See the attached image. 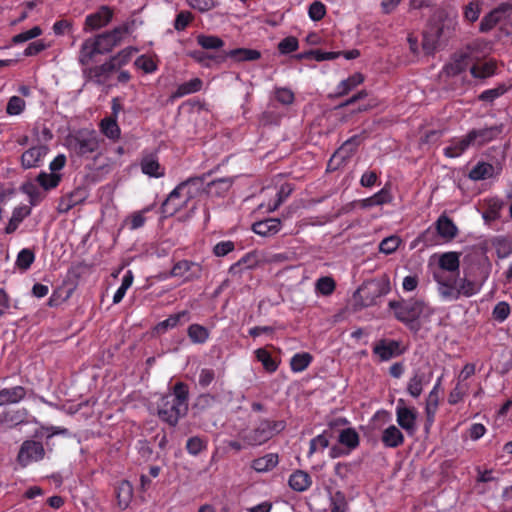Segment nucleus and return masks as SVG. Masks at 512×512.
I'll return each instance as SVG.
<instances>
[{"mask_svg": "<svg viewBox=\"0 0 512 512\" xmlns=\"http://www.w3.org/2000/svg\"><path fill=\"white\" fill-rule=\"evenodd\" d=\"M512 15V4L505 2L485 15L480 22V31L488 32L492 30L499 22Z\"/></svg>", "mask_w": 512, "mask_h": 512, "instance_id": "obj_10", "label": "nucleus"}, {"mask_svg": "<svg viewBox=\"0 0 512 512\" xmlns=\"http://www.w3.org/2000/svg\"><path fill=\"white\" fill-rule=\"evenodd\" d=\"M26 396V389L22 386L4 388L0 390V406L15 404Z\"/></svg>", "mask_w": 512, "mask_h": 512, "instance_id": "obj_29", "label": "nucleus"}, {"mask_svg": "<svg viewBox=\"0 0 512 512\" xmlns=\"http://www.w3.org/2000/svg\"><path fill=\"white\" fill-rule=\"evenodd\" d=\"M480 291V286L467 278L458 279L455 290L446 289V296L450 297V301L458 300L461 296L471 297Z\"/></svg>", "mask_w": 512, "mask_h": 512, "instance_id": "obj_17", "label": "nucleus"}, {"mask_svg": "<svg viewBox=\"0 0 512 512\" xmlns=\"http://www.w3.org/2000/svg\"><path fill=\"white\" fill-rule=\"evenodd\" d=\"M115 71H117L115 65L108 60L101 65L85 68L83 73L87 81H91L96 85H104Z\"/></svg>", "mask_w": 512, "mask_h": 512, "instance_id": "obj_11", "label": "nucleus"}, {"mask_svg": "<svg viewBox=\"0 0 512 512\" xmlns=\"http://www.w3.org/2000/svg\"><path fill=\"white\" fill-rule=\"evenodd\" d=\"M433 378V371L430 367H419L413 370L412 376L407 382L406 391L413 398H419L425 386Z\"/></svg>", "mask_w": 512, "mask_h": 512, "instance_id": "obj_6", "label": "nucleus"}, {"mask_svg": "<svg viewBox=\"0 0 512 512\" xmlns=\"http://www.w3.org/2000/svg\"><path fill=\"white\" fill-rule=\"evenodd\" d=\"M198 45L205 50H216L224 46V41L215 35L200 34L196 38Z\"/></svg>", "mask_w": 512, "mask_h": 512, "instance_id": "obj_44", "label": "nucleus"}, {"mask_svg": "<svg viewBox=\"0 0 512 512\" xmlns=\"http://www.w3.org/2000/svg\"><path fill=\"white\" fill-rule=\"evenodd\" d=\"M436 230L438 234L446 239V240H452L457 236L458 228L445 214H442L439 216V218L436 221Z\"/></svg>", "mask_w": 512, "mask_h": 512, "instance_id": "obj_28", "label": "nucleus"}, {"mask_svg": "<svg viewBox=\"0 0 512 512\" xmlns=\"http://www.w3.org/2000/svg\"><path fill=\"white\" fill-rule=\"evenodd\" d=\"M360 143L361 139L357 135L346 140L332 155L328 167L335 170L344 165L357 151Z\"/></svg>", "mask_w": 512, "mask_h": 512, "instance_id": "obj_7", "label": "nucleus"}, {"mask_svg": "<svg viewBox=\"0 0 512 512\" xmlns=\"http://www.w3.org/2000/svg\"><path fill=\"white\" fill-rule=\"evenodd\" d=\"M190 320L189 312L184 310L176 314L170 315L167 319L159 322L155 326V331L158 334L165 333L168 329L175 328L182 322H188Z\"/></svg>", "mask_w": 512, "mask_h": 512, "instance_id": "obj_27", "label": "nucleus"}, {"mask_svg": "<svg viewBox=\"0 0 512 512\" xmlns=\"http://www.w3.org/2000/svg\"><path fill=\"white\" fill-rule=\"evenodd\" d=\"M331 512H346L348 503L342 491H336L330 498Z\"/></svg>", "mask_w": 512, "mask_h": 512, "instance_id": "obj_55", "label": "nucleus"}, {"mask_svg": "<svg viewBox=\"0 0 512 512\" xmlns=\"http://www.w3.org/2000/svg\"><path fill=\"white\" fill-rule=\"evenodd\" d=\"M364 76L361 73H354L349 76L347 79L342 80L337 86V97H342L347 95L351 90L355 87L363 83Z\"/></svg>", "mask_w": 512, "mask_h": 512, "instance_id": "obj_40", "label": "nucleus"}, {"mask_svg": "<svg viewBox=\"0 0 512 512\" xmlns=\"http://www.w3.org/2000/svg\"><path fill=\"white\" fill-rule=\"evenodd\" d=\"M31 214V208L27 205L15 207L12 212V216L5 228L6 234L14 233L19 224Z\"/></svg>", "mask_w": 512, "mask_h": 512, "instance_id": "obj_32", "label": "nucleus"}, {"mask_svg": "<svg viewBox=\"0 0 512 512\" xmlns=\"http://www.w3.org/2000/svg\"><path fill=\"white\" fill-rule=\"evenodd\" d=\"M206 448L207 441L199 436L190 437L186 442V450L193 456H197Z\"/></svg>", "mask_w": 512, "mask_h": 512, "instance_id": "obj_50", "label": "nucleus"}, {"mask_svg": "<svg viewBox=\"0 0 512 512\" xmlns=\"http://www.w3.org/2000/svg\"><path fill=\"white\" fill-rule=\"evenodd\" d=\"M222 56L225 57V59L230 58L235 62H243L258 60L261 57V53L256 49L237 48L225 52Z\"/></svg>", "mask_w": 512, "mask_h": 512, "instance_id": "obj_30", "label": "nucleus"}, {"mask_svg": "<svg viewBox=\"0 0 512 512\" xmlns=\"http://www.w3.org/2000/svg\"><path fill=\"white\" fill-rule=\"evenodd\" d=\"M187 334L194 344H203L209 338V330L200 324H191L187 329Z\"/></svg>", "mask_w": 512, "mask_h": 512, "instance_id": "obj_43", "label": "nucleus"}, {"mask_svg": "<svg viewBox=\"0 0 512 512\" xmlns=\"http://www.w3.org/2000/svg\"><path fill=\"white\" fill-rule=\"evenodd\" d=\"M312 359L313 357L307 352L295 354L290 361L291 370L293 372L304 371L309 366Z\"/></svg>", "mask_w": 512, "mask_h": 512, "instance_id": "obj_47", "label": "nucleus"}, {"mask_svg": "<svg viewBox=\"0 0 512 512\" xmlns=\"http://www.w3.org/2000/svg\"><path fill=\"white\" fill-rule=\"evenodd\" d=\"M255 356L259 362L262 363L264 369L273 373L278 368V363L272 358L271 354L265 348H258L255 350Z\"/></svg>", "mask_w": 512, "mask_h": 512, "instance_id": "obj_45", "label": "nucleus"}, {"mask_svg": "<svg viewBox=\"0 0 512 512\" xmlns=\"http://www.w3.org/2000/svg\"><path fill=\"white\" fill-rule=\"evenodd\" d=\"M188 386L183 382H177L173 392L160 398L157 404L158 417L170 426H176L180 418L188 412Z\"/></svg>", "mask_w": 512, "mask_h": 512, "instance_id": "obj_1", "label": "nucleus"}, {"mask_svg": "<svg viewBox=\"0 0 512 512\" xmlns=\"http://www.w3.org/2000/svg\"><path fill=\"white\" fill-rule=\"evenodd\" d=\"M389 308L394 311L395 318L404 323L410 330L417 332L420 329L418 319L423 313L425 303L419 299L390 301Z\"/></svg>", "mask_w": 512, "mask_h": 512, "instance_id": "obj_3", "label": "nucleus"}, {"mask_svg": "<svg viewBox=\"0 0 512 512\" xmlns=\"http://www.w3.org/2000/svg\"><path fill=\"white\" fill-rule=\"evenodd\" d=\"M440 36V29L434 32H425L423 35L422 47L427 54H431L436 49L438 39Z\"/></svg>", "mask_w": 512, "mask_h": 512, "instance_id": "obj_54", "label": "nucleus"}, {"mask_svg": "<svg viewBox=\"0 0 512 512\" xmlns=\"http://www.w3.org/2000/svg\"><path fill=\"white\" fill-rule=\"evenodd\" d=\"M187 56L195 60L197 63L201 64L204 67H210V62L214 61L217 64H221L225 61V57L216 56L205 52L203 50H193L188 51Z\"/></svg>", "mask_w": 512, "mask_h": 512, "instance_id": "obj_41", "label": "nucleus"}, {"mask_svg": "<svg viewBox=\"0 0 512 512\" xmlns=\"http://www.w3.org/2000/svg\"><path fill=\"white\" fill-rule=\"evenodd\" d=\"M102 133L110 139H117L120 136V128L113 118H105L101 121Z\"/></svg>", "mask_w": 512, "mask_h": 512, "instance_id": "obj_49", "label": "nucleus"}, {"mask_svg": "<svg viewBox=\"0 0 512 512\" xmlns=\"http://www.w3.org/2000/svg\"><path fill=\"white\" fill-rule=\"evenodd\" d=\"M97 42L101 54L109 53L113 50L114 47L118 46L117 41L114 40L113 36H111L108 32H104L93 37Z\"/></svg>", "mask_w": 512, "mask_h": 512, "instance_id": "obj_48", "label": "nucleus"}, {"mask_svg": "<svg viewBox=\"0 0 512 512\" xmlns=\"http://www.w3.org/2000/svg\"><path fill=\"white\" fill-rule=\"evenodd\" d=\"M401 243V239L398 236H389L384 238L379 244V251L389 255L397 250Z\"/></svg>", "mask_w": 512, "mask_h": 512, "instance_id": "obj_57", "label": "nucleus"}, {"mask_svg": "<svg viewBox=\"0 0 512 512\" xmlns=\"http://www.w3.org/2000/svg\"><path fill=\"white\" fill-rule=\"evenodd\" d=\"M278 454L269 453L252 461V468L257 472H268L277 466Z\"/></svg>", "mask_w": 512, "mask_h": 512, "instance_id": "obj_38", "label": "nucleus"}, {"mask_svg": "<svg viewBox=\"0 0 512 512\" xmlns=\"http://www.w3.org/2000/svg\"><path fill=\"white\" fill-rule=\"evenodd\" d=\"M60 180V174L46 172H41L36 178V181L44 190L56 188L59 185Z\"/></svg>", "mask_w": 512, "mask_h": 512, "instance_id": "obj_46", "label": "nucleus"}, {"mask_svg": "<svg viewBox=\"0 0 512 512\" xmlns=\"http://www.w3.org/2000/svg\"><path fill=\"white\" fill-rule=\"evenodd\" d=\"M397 423L409 435H413L416 431L417 412L415 408H408L405 406L403 399L398 400L396 407Z\"/></svg>", "mask_w": 512, "mask_h": 512, "instance_id": "obj_13", "label": "nucleus"}, {"mask_svg": "<svg viewBox=\"0 0 512 512\" xmlns=\"http://www.w3.org/2000/svg\"><path fill=\"white\" fill-rule=\"evenodd\" d=\"M434 280L438 284V293L444 300H450L449 296H446V289L455 290L457 286L458 278L454 276H446L443 272H435Z\"/></svg>", "mask_w": 512, "mask_h": 512, "instance_id": "obj_33", "label": "nucleus"}, {"mask_svg": "<svg viewBox=\"0 0 512 512\" xmlns=\"http://www.w3.org/2000/svg\"><path fill=\"white\" fill-rule=\"evenodd\" d=\"M495 167L487 162H478L469 172V178L474 181L485 180L493 177Z\"/></svg>", "mask_w": 512, "mask_h": 512, "instance_id": "obj_37", "label": "nucleus"}, {"mask_svg": "<svg viewBox=\"0 0 512 512\" xmlns=\"http://www.w3.org/2000/svg\"><path fill=\"white\" fill-rule=\"evenodd\" d=\"M66 142L69 150L80 157H86L99 149V139L95 131H77L68 136Z\"/></svg>", "mask_w": 512, "mask_h": 512, "instance_id": "obj_5", "label": "nucleus"}, {"mask_svg": "<svg viewBox=\"0 0 512 512\" xmlns=\"http://www.w3.org/2000/svg\"><path fill=\"white\" fill-rule=\"evenodd\" d=\"M504 130V125H493L481 129H472L469 131L470 138L474 146H483L498 138Z\"/></svg>", "mask_w": 512, "mask_h": 512, "instance_id": "obj_15", "label": "nucleus"}, {"mask_svg": "<svg viewBox=\"0 0 512 512\" xmlns=\"http://www.w3.org/2000/svg\"><path fill=\"white\" fill-rule=\"evenodd\" d=\"M391 290L388 276L373 279L363 283L354 293V298L359 299L363 307L376 304L377 299L385 296Z\"/></svg>", "mask_w": 512, "mask_h": 512, "instance_id": "obj_4", "label": "nucleus"}, {"mask_svg": "<svg viewBox=\"0 0 512 512\" xmlns=\"http://www.w3.org/2000/svg\"><path fill=\"white\" fill-rule=\"evenodd\" d=\"M285 427L283 420L261 419L254 428L242 431L239 437L246 446H260L282 432Z\"/></svg>", "mask_w": 512, "mask_h": 512, "instance_id": "obj_2", "label": "nucleus"}, {"mask_svg": "<svg viewBox=\"0 0 512 512\" xmlns=\"http://www.w3.org/2000/svg\"><path fill=\"white\" fill-rule=\"evenodd\" d=\"M25 101L19 96H12L6 106L8 115H19L25 109Z\"/></svg>", "mask_w": 512, "mask_h": 512, "instance_id": "obj_58", "label": "nucleus"}, {"mask_svg": "<svg viewBox=\"0 0 512 512\" xmlns=\"http://www.w3.org/2000/svg\"><path fill=\"white\" fill-rule=\"evenodd\" d=\"M23 422V415L19 411H7L0 414V424L13 427Z\"/></svg>", "mask_w": 512, "mask_h": 512, "instance_id": "obj_56", "label": "nucleus"}, {"mask_svg": "<svg viewBox=\"0 0 512 512\" xmlns=\"http://www.w3.org/2000/svg\"><path fill=\"white\" fill-rule=\"evenodd\" d=\"M118 506L126 509L133 497V488L129 481H121L115 489Z\"/></svg>", "mask_w": 512, "mask_h": 512, "instance_id": "obj_34", "label": "nucleus"}, {"mask_svg": "<svg viewBox=\"0 0 512 512\" xmlns=\"http://www.w3.org/2000/svg\"><path fill=\"white\" fill-rule=\"evenodd\" d=\"M308 14L313 21H320L326 14V7L322 2L314 1L309 6Z\"/></svg>", "mask_w": 512, "mask_h": 512, "instance_id": "obj_63", "label": "nucleus"}, {"mask_svg": "<svg viewBox=\"0 0 512 512\" xmlns=\"http://www.w3.org/2000/svg\"><path fill=\"white\" fill-rule=\"evenodd\" d=\"M495 65L493 63H485L482 66L474 65L470 72L476 78H486L494 74Z\"/></svg>", "mask_w": 512, "mask_h": 512, "instance_id": "obj_61", "label": "nucleus"}, {"mask_svg": "<svg viewBox=\"0 0 512 512\" xmlns=\"http://www.w3.org/2000/svg\"><path fill=\"white\" fill-rule=\"evenodd\" d=\"M98 54H101V50L93 37L87 38L81 45L79 52V63L82 66L89 65L94 57Z\"/></svg>", "mask_w": 512, "mask_h": 512, "instance_id": "obj_23", "label": "nucleus"}, {"mask_svg": "<svg viewBox=\"0 0 512 512\" xmlns=\"http://www.w3.org/2000/svg\"><path fill=\"white\" fill-rule=\"evenodd\" d=\"M233 185V178L223 177L209 182L205 191L213 197H224Z\"/></svg>", "mask_w": 512, "mask_h": 512, "instance_id": "obj_24", "label": "nucleus"}, {"mask_svg": "<svg viewBox=\"0 0 512 512\" xmlns=\"http://www.w3.org/2000/svg\"><path fill=\"white\" fill-rule=\"evenodd\" d=\"M35 260V254L31 249H22L16 259V265L21 270H28Z\"/></svg>", "mask_w": 512, "mask_h": 512, "instance_id": "obj_51", "label": "nucleus"}, {"mask_svg": "<svg viewBox=\"0 0 512 512\" xmlns=\"http://www.w3.org/2000/svg\"><path fill=\"white\" fill-rule=\"evenodd\" d=\"M510 314V306L507 302H499L493 309V318L499 322H503Z\"/></svg>", "mask_w": 512, "mask_h": 512, "instance_id": "obj_64", "label": "nucleus"}, {"mask_svg": "<svg viewBox=\"0 0 512 512\" xmlns=\"http://www.w3.org/2000/svg\"><path fill=\"white\" fill-rule=\"evenodd\" d=\"M336 287V283L332 277L324 276L316 281L315 288L318 293L324 296L331 295Z\"/></svg>", "mask_w": 512, "mask_h": 512, "instance_id": "obj_52", "label": "nucleus"}, {"mask_svg": "<svg viewBox=\"0 0 512 512\" xmlns=\"http://www.w3.org/2000/svg\"><path fill=\"white\" fill-rule=\"evenodd\" d=\"M45 449L41 442L26 440L22 443L17 455V461L22 467H26L31 462H37L44 458Z\"/></svg>", "mask_w": 512, "mask_h": 512, "instance_id": "obj_8", "label": "nucleus"}, {"mask_svg": "<svg viewBox=\"0 0 512 512\" xmlns=\"http://www.w3.org/2000/svg\"><path fill=\"white\" fill-rule=\"evenodd\" d=\"M338 441L340 444L346 446L349 450H354L359 446V434L354 428L343 429L339 436Z\"/></svg>", "mask_w": 512, "mask_h": 512, "instance_id": "obj_42", "label": "nucleus"}, {"mask_svg": "<svg viewBox=\"0 0 512 512\" xmlns=\"http://www.w3.org/2000/svg\"><path fill=\"white\" fill-rule=\"evenodd\" d=\"M290 488L296 492H304L312 485L311 476L303 470L294 471L288 480Z\"/></svg>", "mask_w": 512, "mask_h": 512, "instance_id": "obj_25", "label": "nucleus"}, {"mask_svg": "<svg viewBox=\"0 0 512 512\" xmlns=\"http://www.w3.org/2000/svg\"><path fill=\"white\" fill-rule=\"evenodd\" d=\"M113 14V10L109 6H101L96 12L86 16L84 30H98L107 26L111 22Z\"/></svg>", "mask_w": 512, "mask_h": 512, "instance_id": "obj_14", "label": "nucleus"}, {"mask_svg": "<svg viewBox=\"0 0 512 512\" xmlns=\"http://www.w3.org/2000/svg\"><path fill=\"white\" fill-rule=\"evenodd\" d=\"M281 229V220L279 218H268L252 225V231L263 237H271L277 234Z\"/></svg>", "mask_w": 512, "mask_h": 512, "instance_id": "obj_21", "label": "nucleus"}, {"mask_svg": "<svg viewBox=\"0 0 512 512\" xmlns=\"http://www.w3.org/2000/svg\"><path fill=\"white\" fill-rule=\"evenodd\" d=\"M183 188L181 183H179L168 195L166 200L162 203L161 210L165 215L172 216L182 208L186 207L184 204V199L180 201V198L183 197Z\"/></svg>", "mask_w": 512, "mask_h": 512, "instance_id": "obj_18", "label": "nucleus"}, {"mask_svg": "<svg viewBox=\"0 0 512 512\" xmlns=\"http://www.w3.org/2000/svg\"><path fill=\"white\" fill-rule=\"evenodd\" d=\"M468 392V384L458 381L448 396V403L456 405L461 402Z\"/></svg>", "mask_w": 512, "mask_h": 512, "instance_id": "obj_53", "label": "nucleus"}, {"mask_svg": "<svg viewBox=\"0 0 512 512\" xmlns=\"http://www.w3.org/2000/svg\"><path fill=\"white\" fill-rule=\"evenodd\" d=\"M381 441L385 447L396 448L404 443V435L395 425H390L383 431Z\"/></svg>", "mask_w": 512, "mask_h": 512, "instance_id": "obj_31", "label": "nucleus"}, {"mask_svg": "<svg viewBox=\"0 0 512 512\" xmlns=\"http://www.w3.org/2000/svg\"><path fill=\"white\" fill-rule=\"evenodd\" d=\"M469 55L467 53H461L455 55L451 62L446 64L443 68V73L448 77L456 76L468 67Z\"/></svg>", "mask_w": 512, "mask_h": 512, "instance_id": "obj_26", "label": "nucleus"}, {"mask_svg": "<svg viewBox=\"0 0 512 512\" xmlns=\"http://www.w3.org/2000/svg\"><path fill=\"white\" fill-rule=\"evenodd\" d=\"M133 50L131 48H125L112 56L109 60L115 65V68L119 70L122 66L126 65L131 57Z\"/></svg>", "mask_w": 512, "mask_h": 512, "instance_id": "obj_59", "label": "nucleus"}, {"mask_svg": "<svg viewBox=\"0 0 512 512\" xmlns=\"http://www.w3.org/2000/svg\"><path fill=\"white\" fill-rule=\"evenodd\" d=\"M202 265L189 260H181L174 264L170 271L172 277L183 278L184 282L197 280L202 275Z\"/></svg>", "mask_w": 512, "mask_h": 512, "instance_id": "obj_9", "label": "nucleus"}, {"mask_svg": "<svg viewBox=\"0 0 512 512\" xmlns=\"http://www.w3.org/2000/svg\"><path fill=\"white\" fill-rule=\"evenodd\" d=\"M41 34H42L41 28L39 26H35L28 31L21 32L15 36H13L12 42L14 44L23 43L30 39L36 38V37L40 36Z\"/></svg>", "mask_w": 512, "mask_h": 512, "instance_id": "obj_62", "label": "nucleus"}, {"mask_svg": "<svg viewBox=\"0 0 512 512\" xmlns=\"http://www.w3.org/2000/svg\"><path fill=\"white\" fill-rule=\"evenodd\" d=\"M208 174L202 176L190 177L187 180L181 182L183 188L184 204L186 207L188 203L197 198L202 192L205 191V180Z\"/></svg>", "mask_w": 512, "mask_h": 512, "instance_id": "obj_16", "label": "nucleus"}, {"mask_svg": "<svg viewBox=\"0 0 512 512\" xmlns=\"http://www.w3.org/2000/svg\"><path fill=\"white\" fill-rule=\"evenodd\" d=\"M203 81L200 78H193L185 83L180 84L176 91L172 93L171 98H181L183 96L196 93L202 89Z\"/></svg>", "mask_w": 512, "mask_h": 512, "instance_id": "obj_39", "label": "nucleus"}, {"mask_svg": "<svg viewBox=\"0 0 512 512\" xmlns=\"http://www.w3.org/2000/svg\"><path fill=\"white\" fill-rule=\"evenodd\" d=\"M460 253L446 252L439 257V267L444 271L458 272L460 267Z\"/></svg>", "mask_w": 512, "mask_h": 512, "instance_id": "obj_36", "label": "nucleus"}, {"mask_svg": "<svg viewBox=\"0 0 512 512\" xmlns=\"http://www.w3.org/2000/svg\"><path fill=\"white\" fill-rule=\"evenodd\" d=\"M140 166L142 173L150 177L161 178L165 175V168L160 165L158 158L153 154L143 156Z\"/></svg>", "mask_w": 512, "mask_h": 512, "instance_id": "obj_22", "label": "nucleus"}, {"mask_svg": "<svg viewBox=\"0 0 512 512\" xmlns=\"http://www.w3.org/2000/svg\"><path fill=\"white\" fill-rule=\"evenodd\" d=\"M474 146L469 132L461 138H453L449 145L444 148V155L449 158L461 156L469 147Z\"/></svg>", "mask_w": 512, "mask_h": 512, "instance_id": "obj_20", "label": "nucleus"}, {"mask_svg": "<svg viewBox=\"0 0 512 512\" xmlns=\"http://www.w3.org/2000/svg\"><path fill=\"white\" fill-rule=\"evenodd\" d=\"M404 352L405 349L401 348V343L397 340L381 339L373 346V353L379 357L380 361H388Z\"/></svg>", "mask_w": 512, "mask_h": 512, "instance_id": "obj_12", "label": "nucleus"}, {"mask_svg": "<svg viewBox=\"0 0 512 512\" xmlns=\"http://www.w3.org/2000/svg\"><path fill=\"white\" fill-rule=\"evenodd\" d=\"M299 42L298 39L294 36H288L282 39L278 44V50L281 54H289L298 49Z\"/></svg>", "mask_w": 512, "mask_h": 512, "instance_id": "obj_60", "label": "nucleus"}, {"mask_svg": "<svg viewBox=\"0 0 512 512\" xmlns=\"http://www.w3.org/2000/svg\"><path fill=\"white\" fill-rule=\"evenodd\" d=\"M48 147L45 145L34 146L26 150L21 156V166L24 169L38 167L42 159L48 153Z\"/></svg>", "mask_w": 512, "mask_h": 512, "instance_id": "obj_19", "label": "nucleus"}, {"mask_svg": "<svg viewBox=\"0 0 512 512\" xmlns=\"http://www.w3.org/2000/svg\"><path fill=\"white\" fill-rule=\"evenodd\" d=\"M391 200L392 196L390 191L386 188H383L373 196L360 200L359 205L361 208L366 209L389 203Z\"/></svg>", "mask_w": 512, "mask_h": 512, "instance_id": "obj_35", "label": "nucleus"}]
</instances>
